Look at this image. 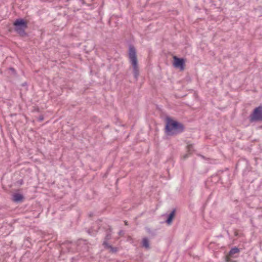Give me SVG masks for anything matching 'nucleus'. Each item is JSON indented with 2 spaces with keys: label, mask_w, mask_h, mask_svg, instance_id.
Segmentation results:
<instances>
[{
  "label": "nucleus",
  "mask_w": 262,
  "mask_h": 262,
  "mask_svg": "<svg viewBox=\"0 0 262 262\" xmlns=\"http://www.w3.org/2000/svg\"><path fill=\"white\" fill-rule=\"evenodd\" d=\"M23 199L24 196L20 193H15L12 195V200L14 202H21L23 201Z\"/></svg>",
  "instance_id": "obj_7"
},
{
  "label": "nucleus",
  "mask_w": 262,
  "mask_h": 262,
  "mask_svg": "<svg viewBox=\"0 0 262 262\" xmlns=\"http://www.w3.org/2000/svg\"><path fill=\"white\" fill-rule=\"evenodd\" d=\"M15 31L20 36H24L26 34L25 29L28 27L27 23L23 19H17L13 23Z\"/></svg>",
  "instance_id": "obj_3"
},
{
  "label": "nucleus",
  "mask_w": 262,
  "mask_h": 262,
  "mask_svg": "<svg viewBox=\"0 0 262 262\" xmlns=\"http://www.w3.org/2000/svg\"><path fill=\"white\" fill-rule=\"evenodd\" d=\"M110 232H107L106 236H105V241H106L107 242V241L110 240L111 238V229L110 228Z\"/></svg>",
  "instance_id": "obj_11"
},
{
  "label": "nucleus",
  "mask_w": 262,
  "mask_h": 262,
  "mask_svg": "<svg viewBox=\"0 0 262 262\" xmlns=\"http://www.w3.org/2000/svg\"><path fill=\"white\" fill-rule=\"evenodd\" d=\"M249 120L251 122L258 121H262V105L254 109L249 116Z\"/></svg>",
  "instance_id": "obj_4"
},
{
  "label": "nucleus",
  "mask_w": 262,
  "mask_h": 262,
  "mask_svg": "<svg viewBox=\"0 0 262 262\" xmlns=\"http://www.w3.org/2000/svg\"><path fill=\"white\" fill-rule=\"evenodd\" d=\"M142 246L146 249H149V243L147 237H144L142 239Z\"/></svg>",
  "instance_id": "obj_9"
},
{
  "label": "nucleus",
  "mask_w": 262,
  "mask_h": 262,
  "mask_svg": "<svg viewBox=\"0 0 262 262\" xmlns=\"http://www.w3.org/2000/svg\"><path fill=\"white\" fill-rule=\"evenodd\" d=\"M176 212V209H173L172 211L168 214L167 220H166V223L168 225H171L172 222V220L175 216Z\"/></svg>",
  "instance_id": "obj_6"
},
{
  "label": "nucleus",
  "mask_w": 262,
  "mask_h": 262,
  "mask_svg": "<svg viewBox=\"0 0 262 262\" xmlns=\"http://www.w3.org/2000/svg\"><path fill=\"white\" fill-rule=\"evenodd\" d=\"M226 261L227 262H236L235 261L231 259V258L229 256H226Z\"/></svg>",
  "instance_id": "obj_12"
},
{
  "label": "nucleus",
  "mask_w": 262,
  "mask_h": 262,
  "mask_svg": "<svg viewBox=\"0 0 262 262\" xmlns=\"http://www.w3.org/2000/svg\"><path fill=\"white\" fill-rule=\"evenodd\" d=\"M124 223H125V225H128L127 222L126 221H125Z\"/></svg>",
  "instance_id": "obj_18"
},
{
  "label": "nucleus",
  "mask_w": 262,
  "mask_h": 262,
  "mask_svg": "<svg viewBox=\"0 0 262 262\" xmlns=\"http://www.w3.org/2000/svg\"><path fill=\"white\" fill-rule=\"evenodd\" d=\"M192 148L193 145L192 144H189L187 146V148L189 151H190L192 149Z\"/></svg>",
  "instance_id": "obj_13"
},
{
  "label": "nucleus",
  "mask_w": 262,
  "mask_h": 262,
  "mask_svg": "<svg viewBox=\"0 0 262 262\" xmlns=\"http://www.w3.org/2000/svg\"><path fill=\"white\" fill-rule=\"evenodd\" d=\"M10 69L11 70V71H15L14 69L13 68H11Z\"/></svg>",
  "instance_id": "obj_17"
},
{
  "label": "nucleus",
  "mask_w": 262,
  "mask_h": 262,
  "mask_svg": "<svg viewBox=\"0 0 262 262\" xmlns=\"http://www.w3.org/2000/svg\"><path fill=\"white\" fill-rule=\"evenodd\" d=\"M26 85V82L22 84L23 86H25Z\"/></svg>",
  "instance_id": "obj_19"
},
{
  "label": "nucleus",
  "mask_w": 262,
  "mask_h": 262,
  "mask_svg": "<svg viewBox=\"0 0 262 262\" xmlns=\"http://www.w3.org/2000/svg\"><path fill=\"white\" fill-rule=\"evenodd\" d=\"M71 243L70 242H66L63 243L62 244V246H64V245H68L69 244H70Z\"/></svg>",
  "instance_id": "obj_16"
},
{
  "label": "nucleus",
  "mask_w": 262,
  "mask_h": 262,
  "mask_svg": "<svg viewBox=\"0 0 262 262\" xmlns=\"http://www.w3.org/2000/svg\"><path fill=\"white\" fill-rule=\"evenodd\" d=\"M147 232L148 233L151 234L152 235H155V233L154 232H152L149 229L147 230Z\"/></svg>",
  "instance_id": "obj_15"
},
{
  "label": "nucleus",
  "mask_w": 262,
  "mask_h": 262,
  "mask_svg": "<svg viewBox=\"0 0 262 262\" xmlns=\"http://www.w3.org/2000/svg\"><path fill=\"white\" fill-rule=\"evenodd\" d=\"M173 65L175 68L183 70L185 68V60L183 58L174 56Z\"/></svg>",
  "instance_id": "obj_5"
},
{
  "label": "nucleus",
  "mask_w": 262,
  "mask_h": 262,
  "mask_svg": "<svg viewBox=\"0 0 262 262\" xmlns=\"http://www.w3.org/2000/svg\"><path fill=\"white\" fill-rule=\"evenodd\" d=\"M40 120H42V119H43V118H42V117L40 118Z\"/></svg>",
  "instance_id": "obj_21"
},
{
  "label": "nucleus",
  "mask_w": 262,
  "mask_h": 262,
  "mask_svg": "<svg viewBox=\"0 0 262 262\" xmlns=\"http://www.w3.org/2000/svg\"><path fill=\"white\" fill-rule=\"evenodd\" d=\"M122 232V231H120L119 232V234H121Z\"/></svg>",
  "instance_id": "obj_20"
},
{
  "label": "nucleus",
  "mask_w": 262,
  "mask_h": 262,
  "mask_svg": "<svg viewBox=\"0 0 262 262\" xmlns=\"http://www.w3.org/2000/svg\"><path fill=\"white\" fill-rule=\"evenodd\" d=\"M239 251V250L238 248L234 247L230 250L229 255L227 256L231 257L234 254L238 253Z\"/></svg>",
  "instance_id": "obj_10"
},
{
  "label": "nucleus",
  "mask_w": 262,
  "mask_h": 262,
  "mask_svg": "<svg viewBox=\"0 0 262 262\" xmlns=\"http://www.w3.org/2000/svg\"><path fill=\"white\" fill-rule=\"evenodd\" d=\"M189 155H190L189 153L184 155L183 157V159L185 160V159H187L189 156Z\"/></svg>",
  "instance_id": "obj_14"
},
{
  "label": "nucleus",
  "mask_w": 262,
  "mask_h": 262,
  "mask_svg": "<svg viewBox=\"0 0 262 262\" xmlns=\"http://www.w3.org/2000/svg\"><path fill=\"white\" fill-rule=\"evenodd\" d=\"M128 58L133 66L134 77L137 79L139 75L136 49L133 45H130L128 48Z\"/></svg>",
  "instance_id": "obj_2"
},
{
  "label": "nucleus",
  "mask_w": 262,
  "mask_h": 262,
  "mask_svg": "<svg viewBox=\"0 0 262 262\" xmlns=\"http://www.w3.org/2000/svg\"><path fill=\"white\" fill-rule=\"evenodd\" d=\"M185 126L182 123L174 120L170 117L166 118L165 133L167 136H172L183 133Z\"/></svg>",
  "instance_id": "obj_1"
},
{
  "label": "nucleus",
  "mask_w": 262,
  "mask_h": 262,
  "mask_svg": "<svg viewBox=\"0 0 262 262\" xmlns=\"http://www.w3.org/2000/svg\"><path fill=\"white\" fill-rule=\"evenodd\" d=\"M103 245L104 246L105 248L110 249V251L112 253H115L117 251V248L112 247L111 245H109L106 241L103 242Z\"/></svg>",
  "instance_id": "obj_8"
}]
</instances>
